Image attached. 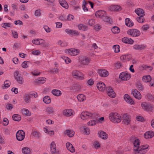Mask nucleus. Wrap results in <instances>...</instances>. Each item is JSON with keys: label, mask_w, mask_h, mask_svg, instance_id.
<instances>
[{"label": "nucleus", "mask_w": 154, "mask_h": 154, "mask_svg": "<svg viewBox=\"0 0 154 154\" xmlns=\"http://www.w3.org/2000/svg\"><path fill=\"white\" fill-rule=\"evenodd\" d=\"M130 140H134V150L136 152V154H143L146 152V149L148 147V145H143L139 147L140 143L138 139L132 137L130 138Z\"/></svg>", "instance_id": "f257e3e1"}, {"label": "nucleus", "mask_w": 154, "mask_h": 154, "mask_svg": "<svg viewBox=\"0 0 154 154\" xmlns=\"http://www.w3.org/2000/svg\"><path fill=\"white\" fill-rule=\"evenodd\" d=\"M81 117L82 119H93V120L89 121L88 125L89 126H93L96 125V122L97 121L98 115L95 113H91L88 111L82 112L81 114Z\"/></svg>", "instance_id": "f03ea898"}, {"label": "nucleus", "mask_w": 154, "mask_h": 154, "mask_svg": "<svg viewBox=\"0 0 154 154\" xmlns=\"http://www.w3.org/2000/svg\"><path fill=\"white\" fill-rule=\"evenodd\" d=\"M109 118L110 120L115 123H119L122 119L120 115L116 112H112L109 114Z\"/></svg>", "instance_id": "7ed1b4c3"}, {"label": "nucleus", "mask_w": 154, "mask_h": 154, "mask_svg": "<svg viewBox=\"0 0 154 154\" xmlns=\"http://www.w3.org/2000/svg\"><path fill=\"white\" fill-rule=\"evenodd\" d=\"M79 60L81 64L87 66L90 63L91 59L90 58L86 56H80L79 57Z\"/></svg>", "instance_id": "20e7f679"}, {"label": "nucleus", "mask_w": 154, "mask_h": 154, "mask_svg": "<svg viewBox=\"0 0 154 154\" xmlns=\"http://www.w3.org/2000/svg\"><path fill=\"white\" fill-rule=\"evenodd\" d=\"M74 78L78 79L83 80L84 79V75L81 72L78 70H73L71 73Z\"/></svg>", "instance_id": "39448f33"}, {"label": "nucleus", "mask_w": 154, "mask_h": 154, "mask_svg": "<svg viewBox=\"0 0 154 154\" xmlns=\"http://www.w3.org/2000/svg\"><path fill=\"white\" fill-rule=\"evenodd\" d=\"M141 106L142 109L147 111H152L153 108L152 105L146 102L142 103Z\"/></svg>", "instance_id": "423d86ee"}, {"label": "nucleus", "mask_w": 154, "mask_h": 154, "mask_svg": "<svg viewBox=\"0 0 154 154\" xmlns=\"http://www.w3.org/2000/svg\"><path fill=\"white\" fill-rule=\"evenodd\" d=\"M127 34L134 37H137L140 35V33L138 30L132 29H129L127 31Z\"/></svg>", "instance_id": "0eeeda50"}, {"label": "nucleus", "mask_w": 154, "mask_h": 154, "mask_svg": "<svg viewBox=\"0 0 154 154\" xmlns=\"http://www.w3.org/2000/svg\"><path fill=\"white\" fill-rule=\"evenodd\" d=\"M14 76L15 79L17 82L20 84H22L24 82V80L18 71H16L14 73Z\"/></svg>", "instance_id": "6e6552de"}, {"label": "nucleus", "mask_w": 154, "mask_h": 154, "mask_svg": "<svg viewBox=\"0 0 154 154\" xmlns=\"http://www.w3.org/2000/svg\"><path fill=\"white\" fill-rule=\"evenodd\" d=\"M25 137V132L22 130L18 131L16 133L17 139L20 141L23 140Z\"/></svg>", "instance_id": "1a4fd4ad"}, {"label": "nucleus", "mask_w": 154, "mask_h": 154, "mask_svg": "<svg viewBox=\"0 0 154 154\" xmlns=\"http://www.w3.org/2000/svg\"><path fill=\"white\" fill-rule=\"evenodd\" d=\"M119 77L122 80L127 81L130 79L131 75L125 72H122L120 74Z\"/></svg>", "instance_id": "9d476101"}, {"label": "nucleus", "mask_w": 154, "mask_h": 154, "mask_svg": "<svg viewBox=\"0 0 154 154\" xmlns=\"http://www.w3.org/2000/svg\"><path fill=\"white\" fill-rule=\"evenodd\" d=\"M66 51L71 56H75L78 55L80 52V51L77 49L74 48H71L67 50H66Z\"/></svg>", "instance_id": "9b49d317"}, {"label": "nucleus", "mask_w": 154, "mask_h": 154, "mask_svg": "<svg viewBox=\"0 0 154 154\" xmlns=\"http://www.w3.org/2000/svg\"><path fill=\"white\" fill-rule=\"evenodd\" d=\"M108 9L112 11H119L122 10V8L119 5H114L109 6Z\"/></svg>", "instance_id": "f8f14e48"}, {"label": "nucleus", "mask_w": 154, "mask_h": 154, "mask_svg": "<svg viewBox=\"0 0 154 154\" xmlns=\"http://www.w3.org/2000/svg\"><path fill=\"white\" fill-rule=\"evenodd\" d=\"M106 91L107 95L110 97L114 98L116 97V94L110 87H108L107 88Z\"/></svg>", "instance_id": "ddd939ff"}, {"label": "nucleus", "mask_w": 154, "mask_h": 154, "mask_svg": "<svg viewBox=\"0 0 154 154\" xmlns=\"http://www.w3.org/2000/svg\"><path fill=\"white\" fill-rule=\"evenodd\" d=\"M97 87L98 89L101 91H104L106 88V86L105 84L101 82L97 83Z\"/></svg>", "instance_id": "4468645a"}, {"label": "nucleus", "mask_w": 154, "mask_h": 154, "mask_svg": "<svg viewBox=\"0 0 154 154\" xmlns=\"http://www.w3.org/2000/svg\"><path fill=\"white\" fill-rule=\"evenodd\" d=\"M131 94L136 98L140 99L141 98V95L140 93L137 89H133L132 90Z\"/></svg>", "instance_id": "2eb2a0df"}, {"label": "nucleus", "mask_w": 154, "mask_h": 154, "mask_svg": "<svg viewBox=\"0 0 154 154\" xmlns=\"http://www.w3.org/2000/svg\"><path fill=\"white\" fill-rule=\"evenodd\" d=\"M106 14V13L105 11L99 10L96 12L95 15L97 18H100L102 19V17H104Z\"/></svg>", "instance_id": "dca6fc26"}, {"label": "nucleus", "mask_w": 154, "mask_h": 154, "mask_svg": "<svg viewBox=\"0 0 154 154\" xmlns=\"http://www.w3.org/2000/svg\"><path fill=\"white\" fill-rule=\"evenodd\" d=\"M46 79L44 77L39 78L35 80L34 84L35 85L43 84L45 82Z\"/></svg>", "instance_id": "f3484780"}, {"label": "nucleus", "mask_w": 154, "mask_h": 154, "mask_svg": "<svg viewBox=\"0 0 154 154\" xmlns=\"http://www.w3.org/2000/svg\"><path fill=\"white\" fill-rule=\"evenodd\" d=\"M125 100L129 104H134V102L132 99L127 94H125L124 97Z\"/></svg>", "instance_id": "a211bd4d"}, {"label": "nucleus", "mask_w": 154, "mask_h": 154, "mask_svg": "<svg viewBox=\"0 0 154 154\" xmlns=\"http://www.w3.org/2000/svg\"><path fill=\"white\" fill-rule=\"evenodd\" d=\"M122 120L125 124H128L130 121V117L127 114H125L122 116Z\"/></svg>", "instance_id": "6ab92c4d"}, {"label": "nucleus", "mask_w": 154, "mask_h": 154, "mask_svg": "<svg viewBox=\"0 0 154 154\" xmlns=\"http://www.w3.org/2000/svg\"><path fill=\"white\" fill-rule=\"evenodd\" d=\"M154 136V133L152 131H147L144 134V137L146 139L152 138Z\"/></svg>", "instance_id": "aec40b11"}, {"label": "nucleus", "mask_w": 154, "mask_h": 154, "mask_svg": "<svg viewBox=\"0 0 154 154\" xmlns=\"http://www.w3.org/2000/svg\"><path fill=\"white\" fill-rule=\"evenodd\" d=\"M65 32L68 34L72 35H79V33L75 30H72L69 29H66Z\"/></svg>", "instance_id": "412c9836"}, {"label": "nucleus", "mask_w": 154, "mask_h": 154, "mask_svg": "<svg viewBox=\"0 0 154 154\" xmlns=\"http://www.w3.org/2000/svg\"><path fill=\"white\" fill-rule=\"evenodd\" d=\"M98 72L100 76L103 77H106L109 75L108 72L105 69L99 70Z\"/></svg>", "instance_id": "4be33fe9"}, {"label": "nucleus", "mask_w": 154, "mask_h": 154, "mask_svg": "<svg viewBox=\"0 0 154 154\" xmlns=\"http://www.w3.org/2000/svg\"><path fill=\"white\" fill-rule=\"evenodd\" d=\"M66 147L67 149L72 152H74L75 151L73 145L70 143H67L66 144Z\"/></svg>", "instance_id": "5701e85b"}, {"label": "nucleus", "mask_w": 154, "mask_h": 154, "mask_svg": "<svg viewBox=\"0 0 154 154\" xmlns=\"http://www.w3.org/2000/svg\"><path fill=\"white\" fill-rule=\"evenodd\" d=\"M135 12L138 16H144L145 13L143 9L141 8H138L135 10Z\"/></svg>", "instance_id": "b1692460"}, {"label": "nucleus", "mask_w": 154, "mask_h": 154, "mask_svg": "<svg viewBox=\"0 0 154 154\" xmlns=\"http://www.w3.org/2000/svg\"><path fill=\"white\" fill-rule=\"evenodd\" d=\"M99 137L103 139H106L107 138V134L104 131H100L98 133Z\"/></svg>", "instance_id": "393cba45"}, {"label": "nucleus", "mask_w": 154, "mask_h": 154, "mask_svg": "<svg viewBox=\"0 0 154 154\" xmlns=\"http://www.w3.org/2000/svg\"><path fill=\"white\" fill-rule=\"evenodd\" d=\"M63 114L66 116H69L73 115L72 110L71 109L64 110L63 111Z\"/></svg>", "instance_id": "a878e982"}, {"label": "nucleus", "mask_w": 154, "mask_h": 154, "mask_svg": "<svg viewBox=\"0 0 154 154\" xmlns=\"http://www.w3.org/2000/svg\"><path fill=\"white\" fill-rule=\"evenodd\" d=\"M32 134L34 137L38 139L39 138L41 137V134L38 131L35 130L32 131Z\"/></svg>", "instance_id": "bb28decb"}, {"label": "nucleus", "mask_w": 154, "mask_h": 154, "mask_svg": "<svg viewBox=\"0 0 154 154\" xmlns=\"http://www.w3.org/2000/svg\"><path fill=\"white\" fill-rule=\"evenodd\" d=\"M122 42L125 43L132 44L133 41L131 38H129L127 37H124L122 39Z\"/></svg>", "instance_id": "cd10ccee"}, {"label": "nucleus", "mask_w": 154, "mask_h": 154, "mask_svg": "<svg viewBox=\"0 0 154 154\" xmlns=\"http://www.w3.org/2000/svg\"><path fill=\"white\" fill-rule=\"evenodd\" d=\"M59 1L60 5L66 9L68 8V5L65 0H59Z\"/></svg>", "instance_id": "c85d7f7f"}, {"label": "nucleus", "mask_w": 154, "mask_h": 154, "mask_svg": "<svg viewBox=\"0 0 154 154\" xmlns=\"http://www.w3.org/2000/svg\"><path fill=\"white\" fill-rule=\"evenodd\" d=\"M146 48V46L143 45H134L133 46V48L135 50H140L144 49Z\"/></svg>", "instance_id": "c756f323"}, {"label": "nucleus", "mask_w": 154, "mask_h": 154, "mask_svg": "<svg viewBox=\"0 0 154 154\" xmlns=\"http://www.w3.org/2000/svg\"><path fill=\"white\" fill-rule=\"evenodd\" d=\"M81 129L83 132L86 134H88L90 133L89 129L85 126H83L81 128Z\"/></svg>", "instance_id": "7c9ffc66"}, {"label": "nucleus", "mask_w": 154, "mask_h": 154, "mask_svg": "<svg viewBox=\"0 0 154 154\" xmlns=\"http://www.w3.org/2000/svg\"><path fill=\"white\" fill-rule=\"evenodd\" d=\"M51 93L57 97L60 96L61 94L60 91L57 89L53 90Z\"/></svg>", "instance_id": "2f4dec72"}, {"label": "nucleus", "mask_w": 154, "mask_h": 154, "mask_svg": "<svg viewBox=\"0 0 154 154\" xmlns=\"http://www.w3.org/2000/svg\"><path fill=\"white\" fill-rule=\"evenodd\" d=\"M64 133L65 134H66L69 137H72L73 136L74 132L72 131L68 130L65 131Z\"/></svg>", "instance_id": "473e14b6"}, {"label": "nucleus", "mask_w": 154, "mask_h": 154, "mask_svg": "<svg viewBox=\"0 0 154 154\" xmlns=\"http://www.w3.org/2000/svg\"><path fill=\"white\" fill-rule=\"evenodd\" d=\"M77 97L78 100L80 102L83 101L86 99V97L82 94L78 95Z\"/></svg>", "instance_id": "72a5a7b5"}, {"label": "nucleus", "mask_w": 154, "mask_h": 154, "mask_svg": "<svg viewBox=\"0 0 154 154\" xmlns=\"http://www.w3.org/2000/svg\"><path fill=\"white\" fill-rule=\"evenodd\" d=\"M54 109L51 107H48L46 109V111L48 114H53L54 112Z\"/></svg>", "instance_id": "f704fd0d"}, {"label": "nucleus", "mask_w": 154, "mask_h": 154, "mask_svg": "<svg viewBox=\"0 0 154 154\" xmlns=\"http://www.w3.org/2000/svg\"><path fill=\"white\" fill-rule=\"evenodd\" d=\"M142 79L143 81L145 82H149L151 81V78L149 75L144 76L143 77Z\"/></svg>", "instance_id": "c9c22d12"}, {"label": "nucleus", "mask_w": 154, "mask_h": 154, "mask_svg": "<svg viewBox=\"0 0 154 154\" xmlns=\"http://www.w3.org/2000/svg\"><path fill=\"white\" fill-rule=\"evenodd\" d=\"M125 24L127 26L129 27L132 26L134 25L133 23L131 22L128 18H127L125 19Z\"/></svg>", "instance_id": "e433bc0d"}, {"label": "nucleus", "mask_w": 154, "mask_h": 154, "mask_svg": "<svg viewBox=\"0 0 154 154\" xmlns=\"http://www.w3.org/2000/svg\"><path fill=\"white\" fill-rule=\"evenodd\" d=\"M78 27L79 30H82L84 31H86L88 29L87 26L83 24H79L78 26Z\"/></svg>", "instance_id": "4c0bfd02"}, {"label": "nucleus", "mask_w": 154, "mask_h": 154, "mask_svg": "<svg viewBox=\"0 0 154 154\" xmlns=\"http://www.w3.org/2000/svg\"><path fill=\"white\" fill-rule=\"evenodd\" d=\"M43 101L45 103L48 104L51 103V99L48 96H46L43 98Z\"/></svg>", "instance_id": "58836bf2"}, {"label": "nucleus", "mask_w": 154, "mask_h": 154, "mask_svg": "<svg viewBox=\"0 0 154 154\" xmlns=\"http://www.w3.org/2000/svg\"><path fill=\"white\" fill-rule=\"evenodd\" d=\"M102 19L105 22L110 23L111 22V20L110 18L106 15V14L102 17Z\"/></svg>", "instance_id": "ea45409f"}, {"label": "nucleus", "mask_w": 154, "mask_h": 154, "mask_svg": "<svg viewBox=\"0 0 154 154\" xmlns=\"http://www.w3.org/2000/svg\"><path fill=\"white\" fill-rule=\"evenodd\" d=\"M21 111L23 115H25L27 116H30L31 115V113L27 109H23L21 110Z\"/></svg>", "instance_id": "a19ab883"}, {"label": "nucleus", "mask_w": 154, "mask_h": 154, "mask_svg": "<svg viewBox=\"0 0 154 154\" xmlns=\"http://www.w3.org/2000/svg\"><path fill=\"white\" fill-rule=\"evenodd\" d=\"M22 152L24 154H29L30 153V150L28 147H24L22 149Z\"/></svg>", "instance_id": "79ce46f5"}, {"label": "nucleus", "mask_w": 154, "mask_h": 154, "mask_svg": "<svg viewBox=\"0 0 154 154\" xmlns=\"http://www.w3.org/2000/svg\"><path fill=\"white\" fill-rule=\"evenodd\" d=\"M13 119L16 121H19L21 120V117L20 116L17 114H14L12 116Z\"/></svg>", "instance_id": "37998d69"}, {"label": "nucleus", "mask_w": 154, "mask_h": 154, "mask_svg": "<svg viewBox=\"0 0 154 154\" xmlns=\"http://www.w3.org/2000/svg\"><path fill=\"white\" fill-rule=\"evenodd\" d=\"M112 32L114 33H119L120 31L119 29L117 26H114L111 29Z\"/></svg>", "instance_id": "c03bdc74"}, {"label": "nucleus", "mask_w": 154, "mask_h": 154, "mask_svg": "<svg viewBox=\"0 0 154 154\" xmlns=\"http://www.w3.org/2000/svg\"><path fill=\"white\" fill-rule=\"evenodd\" d=\"M40 45H42L43 47L46 48L48 47L49 46L48 43L45 42V41L42 39H41Z\"/></svg>", "instance_id": "a18cd8bd"}, {"label": "nucleus", "mask_w": 154, "mask_h": 154, "mask_svg": "<svg viewBox=\"0 0 154 154\" xmlns=\"http://www.w3.org/2000/svg\"><path fill=\"white\" fill-rule=\"evenodd\" d=\"M113 49L115 53H118L120 51V47L118 45H115L113 46Z\"/></svg>", "instance_id": "49530a36"}, {"label": "nucleus", "mask_w": 154, "mask_h": 154, "mask_svg": "<svg viewBox=\"0 0 154 154\" xmlns=\"http://www.w3.org/2000/svg\"><path fill=\"white\" fill-rule=\"evenodd\" d=\"M137 87L139 91H142L143 89L142 85L139 82H137Z\"/></svg>", "instance_id": "de8ad7c7"}, {"label": "nucleus", "mask_w": 154, "mask_h": 154, "mask_svg": "<svg viewBox=\"0 0 154 154\" xmlns=\"http://www.w3.org/2000/svg\"><path fill=\"white\" fill-rule=\"evenodd\" d=\"M10 85V82L8 80L5 81L4 82V86H3V88H5L9 87Z\"/></svg>", "instance_id": "09e8293b"}, {"label": "nucleus", "mask_w": 154, "mask_h": 154, "mask_svg": "<svg viewBox=\"0 0 154 154\" xmlns=\"http://www.w3.org/2000/svg\"><path fill=\"white\" fill-rule=\"evenodd\" d=\"M143 17V16H140L139 17H137V21L140 23H143L145 20V19Z\"/></svg>", "instance_id": "8fccbe9b"}, {"label": "nucleus", "mask_w": 154, "mask_h": 154, "mask_svg": "<svg viewBox=\"0 0 154 154\" xmlns=\"http://www.w3.org/2000/svg\"><path fill=\"white\" fill-rule=\"evenodd\" d=\"M114 66L116 68L118 69L122 66V64L121 63L118 61L115 63Z\"/></svg>", "instance_id": "3c124183"}, {"label": "nucleus", "mask_w": 154, "mask_h": 154, "mask_svg": "<svg viewBox=\"0 0 154 154\" xmlns=\"http://www.w3.org/2000/svg\"><path fill=\"white\" fill-rule=\"evenodd\" d=\"M40 39H35L32 40V42L34 44L36 45H40L41 41Z\"/></svg>", "instance_id": "603ef678"}, {"label": "nucleus", "mask_w": 154, "mask_h": 154, "mask_svg": "<svg viewBox=\"0 0 154 154\" xmlns=\"http://www.w3.org/2000/svg\"><path fill=\"white\" fill-rule=\"evenodd\" d=\"M30 96L28 94H26L24 97V100L26 103H28L29 101Z\"/></svg>", "instance_id": "864d4df0"}, {"label": "nucleus", "mask_w": 154, "mask_h": 154, "mask_svg": "<svg viewBox=\"0 0 154 154\" xmlns=\"http://www.w3.org/2000/svg\"><path fill=\"white\" fill-rule=\"evenodd\" d=\"M58 44L60 45L61 46L66 47L67 45L68 44L67 42L65 41H59L58 42Z\"/></svg>", "instance_id": "5fc2aeb1"}, {"label": "nucleus", "mask_w": 154, "mask_h": 154, "mask_svg": "<svg viewBox=\"0 0 154 154\" xmlns=\"http://www.w3.org/2000/svg\"><path fill=\"white\" fill-rule=\"evenodd\" d=\"M93 146L95 148L97 149L100 147V144L98 142L95 141L93 143Z\"/></svg>", "instance_id": "6e6d98bb"}, {"label": "nucleus", "mask_w": 154, "mask_h": 154, "mask_svg": "<svg viewBox=\"0 0 154 154\" xmlns=\"http://www.w3.org/2000/svg\"><path fill=\"white\" fill-rule=\"evenodd\" d=\"M29 63V62L28 61H24L21 64L22 67L24 68H27L28 67V64Z\"/></svg>", "instance_id": "4d7b16f0"}, {"label": "nucleus", "mask_w": 154, "mask_h": 154, "mask_svg": "<svg viewBox=\"0 0 154 154\" xmlns=\"http://www.w3.org/2000/svg\"><path fill=\"white\" fill-rule=\"evenodd\" d=\"M3 25L2 27L6 28L7 27H11V24L10 23H3L2 24Z\"/></svg>", "instance_id": "13d9d810"}, {"label": "nucleus", "mask_w": 154, "mask_h": 154, "mask_svg": "<svg viewBox=\"0 0 154 154\" xmlns=\"http://www.w3.org/2000/svg\"><path fill=\"white\" fill-rule=\"evenodd\" d=\"M149 28V26L148 24H146L143 25L141 29L143 31H146Z\"/></svg>", "instance_id": "bf43d9fd"}, {"label": "nucleus", "mask_w": 154, "mask_h": 154, "mask_svg": "<svg viewBox=\"0 0 154 154\" xmlns=\"http://www.w3.org/2000/svg\"><path fill=\"white\" fill-rule=\"evenodd\" d=\"M9 123V121L7 118H4L3 119L2 124L4 126L7 125Z\"/></svg>", "instance_id": "052dcab7"}, {"label": "nucleus", "mask_w": 154, "mask_h": 154, "mask_svg": "<svg viewBox=\"0 0 154 154\" xmlns=\"http://www.w3.org/2000/svg\"><path fill=\"white\" fill-rule=\"evenodd\" d=\"M50 72L51 73H54V72L56 73H57L59 72V70L57 68H54L51 69Z\"/></svg>", "instance_id": "680f3d73"}, {"label": "nucleus", "mask_w": 154, "mask_h": 154, "mask_svg": "<svg viewBox=\"0 0 154 154\" xmlns=\"http://www.w3.org/2000/svg\"><path fill=\"white\" fill-rule=\"evenodd\" d=\"M142 67L144 69H146L147 68H149V70L151 71L153 69L152 67L150 66H147L146 65H143Z\"/></svg>", "instance_id": "e2e57ef3"}, {"label": "nucleus", "mask_w": 154, "mask_h": 154, "mask_svg": "<svg viewBox=\"0 0 154 154\" xmlns=\"http://www.w3.org/2000/svg\"><path fill=\"white\" fill-rule=\"evenodd\" d=\"M74 16L72 15H69L66 18V20L69 21H71L73 19Z\"/></svg>", "instance_id": "0e129e2a"}, {"label": "nucleus", "mask_w": 154, "mask_h": 154, "mask_svg": "<svg viewBox=\"0 0 154 154\" xmlns=\"http://www.w3.org/2000/svg\"><path fill=\"white\" fill-rule=\"evenodd\" d=\"M86 5H87V3L85 2L84 4H83L82 7L84 11L85 12H87L88 11V9L86 7Z\"/></svg>", "instance_id": "69168bd1"}, {"label": "nucleus", "mask_w": 154, "mask_h": 154, "mask_svg": "<svg viewBox=\"0 0 154 154\" xmlns=\"http://www.w3.org/2000/svg\"><path fill=\"white\" fill-rule=\"evenodd\" d=\"M88 23L89 25L91 26H92L95 24V22L93 20L91 19L89 20Z\"/></svg>", "instance_id": "338daca9"}, {"label": "nucleus", "mask_w": 154, "mask_h": 154, "mask_svg": "<svg viewBox=\"0 0 154 154\" xmlns=\"http://www.w3.org/2000/svg\"><path fill=\"white\" fill-rule=\"evenodd\" d=\"M41 12L40 10H38L35 11V14L36 16H39L41 15Z\"/></svg>", "instance_id": "774afa93"}]
</instances>
